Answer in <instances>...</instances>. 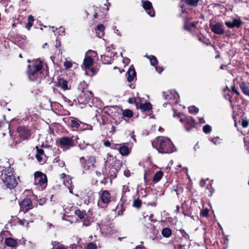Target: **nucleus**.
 I'll list each match as a JSON object with an SVG mask.
<instances>
[{
    "label": "nucleus",
    "mask_w": 249,
    "mask_h": 249,
    "mask_svg": "<svg viewBox=\"0 0 249 249\" xmlns=\"http://www.w3.org/2000/svg\"><path fill=\"white\" fill-rule=\"evenodd\" d=\"M199 0H183L184 2L187 5L191 6H196Z\"/></svg>",
    "instance_id": "nucleus-28"
},
{
    "label": "nucleus",
    "mask_w": 249,
    "mask_h": 249,
    "mask_svg": "<svg viewBox=\"0 0 249 249\" xmlns=\"http://www.w3.org/2000/svg\"><path fill=\"white\" fill-rule=\"evenodd\" d=\"M199 123L200 124H204L205 123L204 119L203 118H199Z\"/></svg>",
    "instance_id": "nucleus-53"
},
{
    "label": "nucleus",
    "mask_w": 249,
    "mask_h": 249,
    "mask_svg": "<svg viewBox=\"0 0 249 249\" xmlns=\"http://www.w3.org/2000/svg\"><path fill=\"white\" fill-rule=\"evenodd\" d=\"M129 191L128 186L127 185L123 186L122 191L123 193H125L126 192H128Z\"/></svg>",
    "instance_id": "nucleus-43"
},
{
    "label": "nucleus",
    "mask_w": 249,
    "mask_h": 249,
    "mask_svg": "<svg viewBox=\"0 0 249 249\" xmlns=\"http://www.w3.org/2000/svg\"><path fill=\"white\" fill-rule=\"evenodd\" d=\"M47 45V43H45V44L43 45V46H42V48H44L45 47V46H46V45Z\"/></svg>",
    "instance_id": "nucleus-62"
},
{
    "label": "nucleus",
    "mask_w": 249,
    "mask_h": 249,
    "mask_svg": "<svg viewBox=\"0 0 249 249\" xmlns=\"http://www.w3.org/2000/svg\"><path fill=\"white\" fill-rule=\"evenodd\" d=\"M142 6L146 13L151 17L155 16V11L152 7V3L148 0H142Z\"/></svg>",
    "instance_id": "nucleus-12"
},
{
    "label": "nucleus",
    "mask_w": 249,
    "mask_h": 249,
    "mask_svg": "<svg viewBox=\"0 0 249 249\" xmlns=\"http://www.w3.org/2000/svg\"><path fill=\"white\" fill-rule=\"evenodd\" d=\"M5 244L10 247H16L18 245V241L12 238H7L5 239Z\"/></svg>",
    "instance_id": "nucleus-22"
},
{
    "label": "nucleus",
    "mask_w": 249,
    "mask_h": 249,
    "mask_svg": "<svg viewBox=\"0 0 249 249\" xmlns=\"http://www.w3.org/2000/svg\"><path fill=\"white\" fill-rule=\"evenodd\" d=\"M36 159L38 161H42V158H41V156H40V155H36Z\"/></svg>",
    "instance_id": "nucleus-51"
},
{
    "label": "nucleus",
    "mask_w": 249,
    "mask_h": 249,
    "mask_svg": "<svg viewBox=\"0 0 249 249\" xmlns=\"http://www.w3.org/2000/svg\"><path fill=\"white\" fill-rule=\"evenodd\" d=\"M83 64L85 70L90 69L93 64V59L90 56L86 55Z\"/></svg>",
    "instance_id": "nucleus-20"
},
{
    "label": "nucleus",
    "mask_w": 249,
    "mask_h": 249,
    "mask_svg": "<svg viewBox=\"0 0 249 249\" xmlns=\"http://www.w3.org/2000/svg\"><path fill=\"white\" fill-rule=\"evenodd\" d=\"M65 165L64 162L62 161L60 163V166H64Z\"/></svg>",
    "instance_id": "nucleus-59"
},
{
    "label": "nucleus",
    "mask_w": 249,
    "mask_h": 249,
    "mask_svg": "<svg viewBox=\"0 0 249 249\" xmlns=\"http://www.w3.org/2000/svg\"><path fill=\"white\" fill-rule=\"evenodd\" d=\"M203 130L204 133H205L206 134H208V133H210L211 131L212 128H211V126H210L209 125L207 124V125H206L203 126Z\"/></svg>",
    "instance_id": "nucleus-35"
},
{
    "label": "nucleus",
    "mask_w": 249,
    "mask_h": 249,
    "mask_svg": "<svg viewBox=\"0 0 249 249\" xmlns=\"http://www.w3.org/2000/svg\"><path fill=\"white\" fill-rule=\"evenodd\" d=\"M34 184L38 187L39 189L44 190L47 185V178L46 175L40 172H36L34 174Z\"/></svg>",
    "instance_id": "nucleus-5"
},
{
    "label": "nucleus",
    "mask_w": 249,
    "mask_h": 249,
    "mask_svg": "<svg viewBox=\"0 0 249 249\" xmlns=\"http://www.w3.org/2000/svg\"><path fill=\"white\" fill-rule=\"evenodd\" d=\"M152 145L161 153H169L174 151L172 142L166 137H157L152 142Z\"/></svg>",
    "instance_id": "nucleus-1"
},
{
    "label": "nucleus",
    "mask_w": 249,
    "mask_h": 249,
    "mask_svg": "<svg viewBox=\"0 0 249 249\" xmlns=\"http://www.w3.org/2000/svg\"><path fill=\"white\" fill-rule=\"evenodd\" d=\"M18 132L19 133L20 137L23 140L28 139L31 135L30 131L24 127H19L18 128Z\"/></svg>",
    "instance_id": "nucleus-15"
},
{
    "label": "nucleus",
    "mask_w": 249,
    "mask_h": 249,
    "mask_svg": "<svg viewBox=\"0 0 249 249\" xmlns=\"http://www.w3.org/2000/svg\"><path fill=\"white\" fill-rule=\"evenodd\" d=\"M231 89L232 91L234 92L237 95H239V92L237 90L234 86L232 87Z\"/></svg>",
    "instance_id": "nucleus-46"
},
{
    "label": "nucleus",
    "mask_w": 249,
    "mask_h": 249,
    "mask_svg": "<svg viewBox=\"0 0 249 249\" xmlns=\"http://www.w3.org/2000/svg\"><path fill=\"white\" fill-rule=\"evenodd\" d=\"M0 178L7 188H14L17 185L16 178L13 176L12 169L10 167L1 171Z\"/></svg>",
    "instance_id": "nucleus-2"
},
{
    "label": "nucleus",
    "mask_w": 249,
    "mask_h": 249,
    "mask_svg": "<svg viewBox=\"0 0 249 249\" xmlns=\"http://www.w3.org/2000/svg\"><path fill=\"white\" fill-rule=\"evenodd\" d=\"M239 86L243 93L248 96L249 95V88L247 84L243 82L241 83Z\"/></svg>",
    "instance_id": "nucleus-23"
},
{
    "label": "nucleus",
    "mask_w": 249,
    "mask_h": 249,
    "mask_svg": "<svg viewBox=\"0 0 249 249\" xmlns=\"http://www.w3.org/2000/svg\"><path fill=\"white\" fill-rule=\"evenodd\" d=\"M72 66V63L70 61H68V60H66L65 62H64V66L65 67V68L66 69H69L70 68H71Z\"/></svg>",
    "instance_id": "nucleus-39"
},
{
    "label": "nucleus",
    "mask_w": 249,
    "mask_h": 249,
    "mask_svg": "<svg viewBox=\"0 0 249 249\" xmlns=\"http://www.w3.org/2000/svg\"><path fill=\"white\" fill-rule=\"evenodd\" d=\"M163 93L165 99L168 101V102L163 104V106L164 107H166L167 104L172 105L173 104H176L178 103L179 96L178 93L175 91L169 90L167 92H163Z\"/></svg>",
    "instance_id": "nucleus-7"
},
{
    "label": "nucleus",
    "mask_w": 249,
    "mask_h": 249,
    "mask_svg": "<svg viewBox=\"0 0 249 249\" xmlns=\"http://www.w3.org/2000/svg\"><path fill=\"white\" fill-rule=\"evenodd\" d=\"M211 141L215 145L220 144L221 142V140L218 137L212 139Z\"/></svg>",
    "instance_id": "nucleus-40"
},
{
    "label": "nucleus",
    "mask_w": 249,
    "mask_h": 249,
    "mask_svg": "<svg viewBox=\"0 0 249 249\" xmlns=\"http://www.w3.org/2000/svg\"><path fill=\"white\" fill-rule=\"evenodd\" d=\"M87 85L85 82H81L78 86V89L82 92L79 95V100L83 104H86L93 98V93L91 91L85 90L83 87H87Z\"/></svg>",
    "instance_id": "nucleus-4"
},
{
    "label": "nucleus",
    "mask_w": 249,
    "mask_h": 249,
    "mask_svg": "<svg viewBox=\"0 0 249 249\" xmlns=\"http://www.w3.org/2000/svg\"><path fill=\"white\" fill-rule=\"evenodd\" d=\"M93 174H95L97 177H100L101 175V173L99 171H95L93 172Z\"/></svg>",
    "instance_id": "nucleus-50"
},
{
    "label": "nucleus",
    "mask_w": 249,
    "mask_h": 249,
    "mask_svg": "<svg viewBox=\"0 0 249 249\" xmlns=\"http://www.w3.org/2000/svg\"><path fill=\"white\" fill-rule=\"evenodd\" d=\"M249 125V122L247 120L243 121L242 123V125L244 128L247 127Z\"/></svg>",
    "instance_id": "nucleus-44"
},
{
    "label": "nucleus",
    "mask_w": 249,
    "mask_h": 249,
    "mask_svg": "<svg viewBox=\"0 0 249 249\" xmlns=\"http://www.w3.org/2000/svg\"><path fill=\"white\" fill-rule=\"evenodd\" d=\"M28 62L31 63L28 66L27 73L29 78L31 80H34L38 74L41 73L40 71L43 67V63L39 59L33 60L31 61L28 59Z\"/></svg>",
    "instance_id": "nucleus-3"
},
{
    "label": "nucleus",
    "mask_w": 249,
    "mask_h": 249,
    "mask_svg": "<svg viewBox=\"0 0 249 249\" xmlns=\"http://www.w3.org/2000/svg\"><path fill=\"white\" fill-rule=\"evenodd\" d=\"M114 33L117 34L119 36H122L120 31L117 29H114Z\"/></svg>",
    "instance_id": "nucleus-49"
},
{
    "label": "nucleus",
    "mask_w": 249,
    "mask_h": 249,
    "mask_svg": "<svg viewBox=\"0 0 249 249\" xmlns=\"http://www.w3.org/2000/svg\"><path fill=\"white\" fill-rule=\"evenodd\" d=\"M180 121L184 124L186 130L188 132L190 131V129L187 127L188 125L194 127L196 125L195 120L190 116L186 117L184 119L181 118Z\"/></svg>",
    "instance_id": "nucleus-14"
},
{
    "label": "nucleus",
    "mask_w": 249,
    "mask_h": 249,
    "mask_svg": "<svg viewBox=\"0 0 249 249\" xmlns=\"http://www.w3.org/2000/svg\"><path fill=\"white\" fill-rule=\"evenodd\" d=\"M123 115L124 117L130 118L133 116V112L131 110L129 109H125L123 112Z\"/></svg>",
    "instance_id": "nucleus-32"
},
{
    "label": "nucleus",
    "mask_w": 249,
    "mask_h": 249,
    "mask_svg": "<svg viewBox=\"0 0 249 249\" xmlns=\"http://www.w3.org/2000/svg\"><path fill=\"white\" fill-rule=\"evenodd\" d=\"M2 127L4 128H5L4 131H6V132H9L10 133V135H11L10 130H9L10 127V124H8L7 123H2L0 124V128Z\"/></svg>",
    "instance_id": "nucleus-31"
},
{
    "label": "nucleus",
    "mask_w": 249,
    "mask_h": 249,
    "mask_svg": "<svg viewBox=\"0 0 249 249\" xmlns=\"http://www.w3.org/2000/svg\"><path fill=\"white\" fill-rule=\"evenodd\" d=\"M243 22L240 19L233 18L232 21H226L225 22V25L230 28H233L234 27L239 28L242 24Z\"/></svg>",
    "instance_id": "nucleus-16"
},
{
    "label": "nucleus",
    "mask_w": 249,
    "mask_h": 249,
    "mask_svg": "<svg viewBox=\"0 0 249 249\" xmlns=\"http://www.w3.org/2000/svg\"><path fill=\"white\" fill-rule=\"evenodd\" d=\"M34 20V19L33 17H32L31 15L29 16V17H28V22H29L33 23Z\"/></svg>",
    "instance_id": "nucleus-48"
},
{
    "label": "nucleus",
    "mask_w": 249,
    "mask_h": 249,
    "mask_svg": "<svg viewBox=\"0 0 249 249\" xmlns=\"http://www.w3.org/2000/svg\"><path fill=\"white\" fill-rule=\"evenodd\" d=\"M153 214H151L150 215V217H149V219L150 220L152 221L151 218H152V217H153Z\"/></svg>",
    "instance_id": "nucleus-61"
},
{
    "label": "nucleus",
    "mask_w": 249,
    "mask_h": 249,
    "mask_svg": "<svg viewBox=\"0 0 249 249\" xmlns=\"http://www.w3.org/2000/svg\"><path fill=\"white\" fill-rule=\"evenodd\" d=\"M210 27L213 32L217 35H223L225 33L223 24L219 22L212 23L210 21Z\"/></svg>",
    "instance_id": "nucleus-10"
},
{
    "label": "nucleus",
    "mask_w": 249,
    "mask_h": 249,
    "mask_svg": "<svg viewBox=\"0 0 249 249\" xmlns=\"http://www.w3.org/2000/svg\"><path fill=\"white\" fill-rule=\"evenodd\" d=\"M56 249H66V248H65L63 246L61 245L57 247Z\"/></svg>",
    "instance_id": "nucleus-54"
},
{
    "label": "nucleus",
    "mask_w": 249,
    "mask_h": 249,
    "mask_svg": "<svg viewBox=\"0 0 249 249\" xmlns=\"http://www.w3.org/2000/svg\"><path fill=\"white\" fill-rule=\"evenodd\" d=\"M135 249H145L143 247L137 246Z\"/></svg>",
    "instance_id": "nucleus-57"
},
{
    "label": "nucleus",
    "mask_w": 249,
    "mask_h": 249,
    "mask_svg": "<svg viewBox=\"0 0 249 249\" xmlns=\"http://www.w3.org/2000/svg\"><path fill=\"white\" fill-rule=\"evenodd\" d=\"M200 184L202 187L204 186L205 184V181L204 180H201L200 182Z\"/></svg>",
    "instance_id": "nucleus-56"
},
{
    "label": "nucleus",
    "mask_w": 249,
    "mask_h": 249,
    "mask_svg": "<svg viewBox=\"0 0 249 249\" xmlns=\"http://www.w3.org/2000/svg\"><path fill=\"white\" fill-rule=\"evenodd\" d=\"M73 137L64 136L60 138L59 142L61 147L68 148L73 147L74 145Z\"/></svg>",
    "instance_id": "nucleus-11"
},
{
    "label": "nucleus",
    "mask_w": 249,
    "mask_h": 249,
    "mask_svg": "<svg viewBox=\"0 0 249 249\" xmlns=\"http://www.w3.org/2000/svg\"><path fill=\"white\" fill-rule=\"evenodd\" d=\"M57 87H60L63 90H67L70 89L68 85L67 81L63 78H59L56 84Z\"/></svg>",
    "instance_id": "nucleus-18"
},
{
    "label": "nucleus",
    "mask_w": 249,
    "mask_h": 249,
    "mask_svg": "<svg viewBox=\"0 0 249 249\" xmlns=\"http://www.w3.org/2000/svg\"><path fill=\"white\" fill-rule=\"evenodd\" d=\"M19 224L21 225H23L24 224V222L23 220H20L19 221Z\"/></svg>",
    "instance_id": "nucleus-58"
},
{
    "label": "nucleus",
    "mask_w": 249,
    "mask_h": 249,
    "mask_svg": "<svg viewBox=\"0 0 249 249\" xmlns=\"http://www.w3.org/2000/svg\"><path fill=\"white\" fill-rule=\"evenodd\" d=\"M105 26L103 24H99L97 26V29L96 30V33L101 37L104 35Z\"/></svg>",
    "instance_id": "nucleus-24"
},
{
    "label": "nucleus",
    "mask_w": 249,
    "mask_h": 249,
    "mask_svg": "<svg viewBox=\"0 0 249 249\" xmlns=\"http://www.w3.org/2000/svg\"><path fill=\"white\" fill-rule=\"evenodd\" d=\"M141 205L142 201L139 199L135 200L133 202V206L135 207L140 208Z\"/></svg>",
    "instance_id": "nucleus-37"
},
{
    "label": "nucleus",
    "mask_w": 249,
    "mask_h": 249,
    "mask_svg": "<svg viewBox=\"0 0 249 249\" xmlns=\"http://www.w3.org/2000/svg\"><path fill=\"white\" fill-rule=\"evenodd\" d=\"M89 145V144L88 143H85V142L83 141V142H80L78 144V146L81 150H84L86 148L87 146Z\"/></svg>",
    "instance_id": "nucleus-36"
},
{
    "label": "nucleus",
    "mask_w": 249,
    "mask_h": 249,
    "mask_svg": "<svg viewBox=\"0 0 249 249\" xmlns=\"http://www.w3.org/2000/svg\"><path fill=\"white\" fill-rule=\"evenodd\" d=\"M171 230L168 228H165L162 229L161 233L163 236L168 238L171 235Z\"/></svg>",
    "instance_id": "nucleus-27"
},
{
    "label": "nucleus",
    "mask_w": 249,
    "mask_h": 249,
    "mask_svg": "<svg viewBox=\"0 0 249 249\" xmlns=\"http://www.w3.org/2000/svg\"><path fill=\"white\" fill-rule=\"evenodd\" d=\"M60 46V41H57V40H56V45H55L56 48H58Z\"/></svg>",
    "instance_id": "nucleus-55"
},
{
    "label": "nucleus",
    "mask_w": 249,
    "mask_h": 249,
    "mask_svg": "<svg viewBox=\"0 0 249 249\" xmlns=\"http://www.w3.org/2000/svg\"><path fill=\"white\" fill-rule=\"evenodd\" d=\"M19 57H20V58H22V56L21 54H20L19 55Z\"/></svg>",
    "instance_id": "nucleus-63"
},
{
    "label": "nucleus",
    "mask_w": 249,
    "mask_h": 249,
    "mask_svg": "<svg viewBox=\"0 0 249 249\" xmlns=\"http://www.w3.org/2000/svg\"><path fill=\"white\" fill-rule=\"evenodd\" d=\"M163 172L161 171H158L157 172L153 178V181L157 183L159 182L163 176Z\"/></svg>",
    "instance_id": "nucleus-25"
},
{
    "label": "nucleus",
    "mask_w": 249,
    "mask_h": 249,
    "mask_svg": "<svg viewBox=\"0 0 249 249\" xmlns=\"http://www.w3.org/2000/svg\"><path fill=\"white\" fill-rule=\"evenodd\" d=\"M201 214L204 217H206L208 215L209 210L207 209H205L201 211Z\"/></svg>",
    "instance_id": "nucleus-42"
},
{
    "label": "nucleus",
    "mask_w": 249,
    "mask_h": 249,
    "mask_svg": "<svg viewBox=\"0 0 249 249\" xmlns=\"http://www.w3.org/2000/svg\"><path fill=\"white\" fill-rule=\"evenodd\" d=\"M68 125H69L73 129H77L80 126L79 121L76 118H68L66 121Z\"/></svg>",
    "instance_id": "nucleus-17"
},
{
    "label": "nucleus",
    "mask_w": 249,
    "mask_h": 249,
    "mask_svg": "<svg viewBox=\"0 0 249 249\" xmlns=\"http://www.w3.org/2000/svg\"><path fill=\"white\" fill-rule=\"evenodd\" d=\"M145 56L149 59L150 63L152 66H155L158 64V60L155 56L153 55L147 56V54Z\"/></svg>",
    "instance_id": "nucleus-30"
},
{
    "label": "nucleus",
    "mask_w": 249,
    "mask_h": 249,
    "mask_svg": "<svg viewBox=\"0 0 249 249\" xmlns=\"http://www.w3.org/2000/svg\"><path fill=\"white\" fill-rule=\"evenodd\" d=\"M120 153L124 156H126L129 155L131 151V149H129L127 146L123 144L120 146L119 148Z\"/></svg>",
    "instance_id": "nucleus-21"
},
{
    "label": "nucleus",
    "mask_w": 249,
    "mask_h": 249,
    "mask_svg": "<svg viewBox=\"0 0 249 249\" xmlns=\"http://www.w3.org/2000/svg\"><path fill=\"white\" fill-rule=\"evenodd\" d=\"M20 211L26 213L33 208L31 200L30 198H25L19 203Z\"/></svg>",
    "instance_id": "nucleus-13"
},
{
    "label": "nucleus",
    "mask_w": 249,
    "mask_h": 249,
    "mask_svg": "<svg viewBox=\"0 0 249 249\" xmlns=\"http://www.w3.org/2000/svg\"><path fill=\"white\" fill-rule=\"evenodd\" d=\"M33 23H30V22H28V23L26 25V28L28 30H29L30 29L31 27L33 26Z\"/></svg>",
    "instance_id": "nucleus-47"
},
{
    "label": "nucleus",
    "mask_w": 249,
    "mask_h": 249,
    "mask_svg": "<svg viewBox=\"0 0 249 249\" xmlns=\"http://www.w3.org/2000/svg\"><path fill=\"white\" fill-rule=\"evenodd\" d=\"M106 165H109L112 166L116 172L119 171L122 166V162L116 158H114L112 155L107 154V160L105 161Z\"/></svg>",
    "instance_id": "nucleus-8"
},
{
    "label": "nucleus",
    "mask_w": 249,
    "mask_h": 249,
    "mask_svg": "<svg viewBox=\"0 0 249 249\" xmlns=\"http://www.w3.org/2000/svg\"><path fill=\"white\" fill-rule=\"evenodd\" d=\"M140 109L143 111H146L150 110L152 108L151 104L149 102L144 104H142L140 106Z\"/></svg>",
    "instance_id": "nucleus-26"
},
{
    "label": "nucleus",
    "mask_w": 249,
    "mask_h": 249,
    "mask_svg": "<svg viewBox=\"0 0 249 249\" xmlns=\"http://www.w3.org/2000/svg\"><path fill=\"white\" fill-rule=\"evenodd\" d=\"M196 24L194 22L191 23H186L184 28L186 30H190L192 28L195 27Z\"/></svg>",
    "instance_id": "nucleus-34"
},
{
    "label": "nucleus",
    "mask_w": 249,
    "mask_h": 249,
    "mask_svg": "<svg viewBox=\"0 0 249 249\" xmlns=\"http://www.w3.org/2000/svg\"><path fill=\"white\" fill-rule=\"evenodd\" d=\"M5 134H6V133H5V132H3V133H2V135H3V136H5Z\"/></svg>",
    "instance_id": "nucleus-64"
},
{
    "label": "nucleus",
    "mask_w": 249,
    "mask_h": 249,
    "mask_svg": "<svg viewBox=\"0 0 249 249\" xmlns=\"http://www.w3.org/2000/svg\"><path fill=\"white\" fill-rule=\"evenodd\" d=\"M225 67V65H222L221 66H220V69H222V70H223L224 69V67Z\"/></svg>",
    "instance_id": "nucleus-60"
},
{
    "label": "nucleus",
    "mask_w": 249,
    "mask_h": 249,
    "mask_svg": "<svg viewBox=\"0 0 249 249\" xmlns=\"http://www.w3.org/2000/svg\"><path fill=\"white\" fill-rule=\"evenodd\" d=\"M124 175L126 177H129L130 176V172L128 170H125L124 171Z\"/></svg>",
    "instance_id": "nucleus-45"
},
{
    "label": "nucleus",
    "mask_w": 249,
    "mask_h": 249,
    "mask_svg": "<svg viewBox=\"0 0 249 249\" xmlns=\"http://www.w3.org/2000/svg\"><path fill=\"white\" fill-rule=\"evenodd\" d=\"M74 213L81 219L85 217V215H86V211L84 210L81 211L79 209H77L75 211Z\"/></svg>",
    "instance_id": "nucleus-29"
},
{
    "label": "nucleus",
    "mask_w": 249,
    "mask_h": 249,
    "mask_svg": "<svg viewBox=\"0 0 249 249\" xmlns=\"http://www.w3.org/2000/svg\"><path fill=\"white\" fill-rule=\"evenodd\" d=\"M79 160L83 168V174L85 173L86 170L95 167V164L96 162V159L95 156H89L87 159H86L84 157H82L80 158Z\"/></svg>",
    "instance_id": "nucleus-6"
},
{
    "label": "nucleus",
    "mask_w": 249,
    "mask_h": 249,
    "mask_svg": "<svg viewBox=\"0 0 249 249\" xmlns=\"http://www.w3.org/2000/svg\"><path fill=\"white\" fill-rule=\"evenodd\" d=\"M104 145L105 146H106V147H108L110 146V143L109 141H106L105 142H104Z\"/></svg>",
    "instance_id": "nucleus-52"
},
{
    "label": "nucleus",
    "mask_w": 249,
    "mask_h": 249,
    "mask_svg": "<svg viewBox=\"0 0 249 249\" xmlns=\"http://www.w3.org/2000/svg\"><path fill=\"white\" fill-rule=\"evenodd\" d=\"M37 153L36 155L42 156L44 154V150L42 149L39 148L38 146L36 147Z\"/></svg>",
    "instance_id": "nucleus-41"
},
{
    "label": "nucleus",
    "mask_w": 249,
    "mask_h": 249,
    "mask_svg": "<svg viewBox=\"0 0 249 249\" xmlns=\"http://www.w3.org/2000/svg\"><path fill=\"white\" fill-rule=\"evenodd\" d=\"M189 112L191 113L196 114L198 112V108L195 106H192L188 107Z\"/></svg>",
    "instance_id": "nucleus-33"
},
{
    "label": "nucleus",
    "mask_w": 249,
    "mask_h": 249,
    "mask_svg": "<svg viewBox=\"0 0 249 249\" xmlns=\"http://www.w3.org/2000/svg\"><path fill=\"white\" fill-rule=\"evenodd\" d=\"M111 199L110 193L107 190H104L100 194V200L98 202V205L101 208L106 207L111 201Z\"/></svg>",
    "instance_id": "nucleus-9"
},
{
    "label": "nucleus",
    "mask_w": 249,
    "mask_h": 249,
    "mask_svg": "<svg viewBox=\"0 0 249 249\" xmlns=\"http://www.w3.org/2000/svg\"><path fill=\"white\" fill-rule=\"evenodd\" d=\"M97 248L95 243L92 242L88 244L87 249H96Z\"/></svg>",
    "instance_id": "nucleus-38"
},
{
    "label": "nucleus",
    "mask_w": 249,
    "mask_h": 249,
    "mask_svg": "<svg viewBox=\"0 0 249 249\" xmlns=\"http://www.w3.org/2000/svg\"><path fill=\"white\" fill-rule=\"evenodd\" d=\"M136 73L133 67H130L126 74L127 81L129 82H132L136 77Z\"/></svg>",
    "instance_id": "nucleus-19"
}]
</instances>
